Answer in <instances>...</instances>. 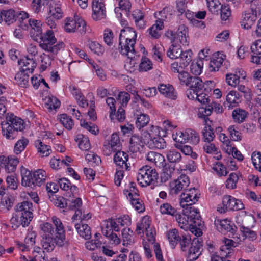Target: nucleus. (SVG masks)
Returning <instances> with one entry per match:
<instances>
[{"mask_svg":"<svg viewBox=\"0 0 261 261\" xmlns=\"http://www.w3.org/2000/svg\"><path fill=\"white\" fill-rule=\"evenodd\" d=\"M44 106L48 110L51 111L53 110H56L60 106V101L53 95L46 96L44 99Z\"/></svg>","mask_w":261,"mask_h":261,"instance_id":"473e14b6","label":"nucleus"},{"mask_svg":"<svg viewBox=\"0 0 261 261\" xmlns=\"http://www.w3.org/2000/svg\"><path fill=\"white\" fill-rule=\"evenodd\" d=\"M257 18V12L255 10L252 8L251 10L246 11L242 14L241 26L244 29H250L254 25Z\"/></svg>","mask_w":261,"mask_h":261,"instance_id":"9b49d317","label":"nucleus"},{"mask_svg":"<svg viewBox=\"0 0 261 261\" xmlns=\"http://www.w3.org/2000/svg\"><path fill=\"white\" fill-rule=\"evenodd\" d=\"M92 17L95 21L106 18L107 10L104 0H93L92 2Z\"/></svg>","mask_w":261,"mask_h":261,"instance_id":"1a4fd4ad","label":"nucleus"},{"mask_svg":"<svg viewBox=\"0 0 261 261\" xmlns=\"http://www.w3.org/2000/svg\"><path fill=\"white\" fill-rule=\"evenodd\" d=\"M199 195V191L194 188L185 190L180 195L181 206L185 207L186 205H192L198 200Z\"/></svg>","mask_w":261,"mask_h":261,"instance_id":"9d476101","label":"nucleus"},{"mask_svg":"<svg viewBox=\"0 0 261 261\" xmlns=\"http://www.w3.org/2000/svg\"><path fill=\"white\" fill-rule=\"evenodd\" d=\"M207 7L212 13L218 14L220 3L219 0H206Z\"/></svg>","mask_w":261,"mask_h":261,"instance_id":"e2e57ef3","label":"nucleus"},{"mask_svg":"<svg viewBox=\"0 0 261 261\" xmlns=\"http://www.w3.org/2000/svg\"><path fill=\"white\" fill-rule=\"evenodd\" d=\"M163 167H160L162 168V173L161 175V179L162 182H166L171 178L173 174L174 173L175 167L169 164H167L166 161L163 165Z\"/></svg>","mask_w":261,"mask_h":261,"instance_id":"393cba45","label":"nucleus"},{"mask_svg":"<svg viewBox=\"0 0 261 261\" xmlns=\"http://www.w3.org/2000/svg\"><path fill=\"white\" fill-rule=\"evenodd\" d=\"M167 237L172 248H175L181 237L179 235L178 230L176 229L170 230L167 234Z\"/></svg>","mask_w":261,"mask_h":261,"instance_id":"a19ab883","label":"nucleus"},{"mask_svg":"<svg viewBox=\"0 0 261 261\" xmlns=\"http://www.w3.org/2000/svg\"><path fill=\"white\" fill-rule=\"evenodd\" d=\"M21 185L25 187L34 188L36 186L34 181L33 173H32L29 170L23 168L21 170Z\"/></svg>","mask_w":261,"mask_h":261,"instance_id":"412c9836","label":"nucleus"},{"mask_svg":"<svg viewBox=\"0 0 261 261\" xmlns=\"http://www.w3.org/2000/svg\"><path fill=\"white\" fill-rule=\"evenodd\" d=\"M89 47L91 51L98 55H101L105 52L104 47L96 41H92L89 43Z\"/></svg>","mask_w":261,"mask_h":261,"instance_id":"bf43d9fd","label":"nucleus"},{"mask_svg":"<svg viewBox=\"0 0 261 261\" xmlns=\"http://www.w3.org/2000/svg\"><path fill=\"white\" fill-rule=\"evenodd\" d=\"M149 122V116L145 114H141L137 116L136 121V127L138 129H141L146 126Z\"/></svg>","mask_w":261,"mask_h":261,"instance_id":"3c124183","label":"nucleus"},{"mask_svg":"<svg viewBox=\"0 0 261 261\" xmlns=\"http://www.w3.org/2000/svg\"><path fill=\"white\" fill-rule=\"evenodd\" d=\"M146 160L153 163L158 167H163L166 161L164 156L160 153L154 151H150L146 155Z\"/></svg>","mask_w":261,"mask_h":261,"instance_id":"b1692460","label":"nucleus"},{"mask_svg":"<svg viewBox=\"0 0 261 261\" xmlns=\"http://www.w3.org/2000/svg\"><path fill=\"white\" fill-rule=\"evenodd\" d=\"M40 47L47 52L56 54L61 49L64 48V44L61 42L55 44L57 42L53 31L47 30L45 33L40 36Z\"/></svg>","mask_w":261,"mask_h":261,"instance_id":"20e7f679","label":"nucleus"},{"mask_svg":"<svg viewBox=\"0 0 261 261\" xmlns=\"http://www.w3.org/2000/svg\"><path fill=\"white\" fill-rule=\"evenodd\" d=\"M75 140L78 142L79 148L83 150H87L90 147V143L89 138L86 136L82 134H78Z\"/></svg>","mask_w":261,"mask_h":261,"instance_id":"58836bf2","label":"nucleus"},{"mask_svg":"<svg viewBox=\"0 0 261 261\" xmlns=\"http://www.w3.org/2000/svg\"><path fill=\"white\" fill-rule=\"evenodd\" d=\"M2 130H23L28 128L29 122H25L23 120L14 115L13 114L8 113L6 121L1 122Z\"/></svg>","mask_w":261,"mask_h":261,"instance_id":"0eeeda50","label":"nucleus"},{"mask_svg":"<svg viewBox=\"0 0 261 261\" xmlns=\"http://www.w3.org/2000/svg\"><path fill=\"white\" fill-rule=\"evenodd\" d=\"M150 225V221L148 216H146L142 218L140 222L138 223L136 231L138 234L143 233L144 230H146L147 228H149Z\"/></svg>","mask_w":261,"mask_h":261,"instance_id":"a18cd8bd","label":"nucleus"},{"mask_svg":"<svg viewBox=\"0 0 261 261\" xmlns=\"http://www.w3.org/2000/svg\"><path fill=\"white\" fill-rule=\"evenodd\" d=\"M173 140L175 142V147H180L188 142L197 144L200 140V137L197 132H173L172 134Z\"/></svg>","mask_w":261,"mask_h":261,"instance_id":"423d86ee","label":"nucleus"},{"mask_svg":"<svg viewBox=\"0 0 261 261\" xmlns=\"http://www.w3.org/2000/svg\"><path fill=\"white\" fill-rule=\"evenodd\" d=\"M14 79L17 84L21 87L26 88L29 86V77L28 73L20 71L15 75Z\"/></svg>","mask_w":261,"mask_h":261,"instance_id":"c9c22d12","label":"nucleus"},{"mask_svg":"<svg viewBox=\"0 0 261 261\" xmlns=\"http://www.w3.org/2000/svg\"><path fill=\"white\" fill-rule=\"evenodd\" d=\"M201 239L194 238L192 241V244L188 249L187 258L189 261L196 260L201 253L202 244Z\"/></svg>","mask_w":261,"mask_h":261,"instance_id":"4468645a","label":"nucleus"},{"mask_svg":"<svg viewBox=\"0 0 261 261\" xmlns=\"http://www.w3.org/2000/svg\"><path fill=\"white\" fill-rule=\"evenodd\" d=\"M182 50L179 45H171L167 51V56L171 59H176L181 56Z\"/></svg>","mask_w":261,"mask_h":261,"instance_id":"37998d69","label":"nucleus"},{"mask_svg":"<svg viewBox=\"0 0 261 261\" xmlns=\"http://www.w3.org/2000/svg\"><path fill=\"white\" fill-rule=\"evenodd\" d=\"M128 155L127 153L118 150L114 155V162L120 169L129 170L130 164L127 163Z\"/></svg>","mask_w":261,"mask_h":261,"instance_id":"a211bd4d","label":"nucleus"},{"mask_svg":"<svg viewBox=\"0 0 261 261\" xmlns=\"http://www.w3.org/2000/svg\"><path fill=\"white\" fill-rule=\"evenodd\" d=\"M189 83L188 86L189 88L186 91L187 97L190 99H195V94L196 92H200L203 88V84L202 80L198 76H192L190 79Z\"/></svg>","mask_w":261,"mask_h":261,"instance_id":"ddd939ff","label":"nucleus"},{"mask_svg":"<svg viewBox=\"0 0 261 261\" xmlns=\"http://www.w3.org/2000/svg\"><path fill=\"white\" fill-rule=\"evenodd\" d=\"M187 37V28L184 24L180 25L176 32L175 38L182 45H186L188 44Z\"/></svg>","mask_w":261,"mask_h":261,"instance_id":"7c9ffc66","label":"nucleus"},{"mask_svg":"<svg viewBox=\"0 0 261 261\" xmlns=\"http://www.w3.org/2000/svg\"><path fill=\"white\" fill-rule=\"evenodd\" d=\"M15 212L10 220L12 228L17 229L20 225L28 226L33 218V203L29 201L18 203L14 207Z\"/></svg>","mask_w":261,"mask_h":261,"instance_id":"f03ea898","label":"nucleus"},{"mask_svg":"<svg viewBox=\"0 0 261 261\" xmlns=\"http://www.w3.org/2000/svg\"><path fill=\"white\" fill-rule=\"evenodd\" d=\"M35 145L42 156H48L51 153L50 147L43 143L39 139L35 141Z\"/></svg>","mask_w":261,"mask_h":261,"instance_id":"4c0bfd02","label":"nucleus"},{"mask_svg":"<svg viewBox=\"0 0 261 261\" xmlns=\"http://www.w3.org/2000/svg\"><path fill=\"white\" fill-rule=\"evenodd\" d=\"M158 89L160 93L165 96L172 99H176L177 97L176 92L175 91L172 86H167L166 85L162 84L160 86Z\"/></svg>","mask_w":261,"mask_h":261,"instance_id":"72a5a7b5","label":"nucleus"},{"mask_svg":"<svg viewBox=\"0 0 261 261\" xmlns=\"http://www.w3.org/2000/svg\"><path fill=\"white\" fill-rule=\"evenodd\" d=\"M191 239L188 235H182L179 241L181 250L182 251L186 252L188 249L192 244Z\"/></svg>","mask_w":261,"mask_h":261,"instance_id":"6e6d98bb","label":"nucleus"},{"mask_svg":"<svg viewBox=\"0 0 261 261\" xmlns=\"http://www.w3.org/2000/svg\"><path fill=\"white\" fill-rule=\"evenodd\" d=\"M49 198L55 206L60 208L66 207L68 202H70L69 199H66L61 196L57 197L56 195H52V196L49 195Z\"/></svg>","mask_w":261,"mask_h":261,"instance_id":"c03bdc74","label":"nucleus"},{"mask_svg":"<svg viewBox=\"0 0 261 261\" xmlns=\"http://www.w3.org/2000/svg\"><path fill=\"white\" fill-rule=\"evenodd\" d=\"M132 233H133V231L129 228H125L122 230V236L124 246L130 245L132 243Z\"/></svg>","mask_w":261,"mask_h":261,"instance_id":"680f3d73","label":"nucleus"},{"mask_svg":"<svg viewBox=\"0 0 261 261\" xmlns=\"http://www.w3.org/2000/svg\"><path fill=\"white\" fill-rule=\"evenodd\" d=\"M160 212L162 214L175 216L177 211L175 207L168 203H165L160 206Z\"/></svg>","mask_w":261,"mask_h":261,"instance_id":"09e8293b","label":"nucleus"},{"mask_svg":"<svg viewBox=\"0 0 261 261\" xmlns=\"http://www.w3.org/2000/svg\"><path fill=\"white\" fill-rule=\"evenodd\" d=\"M245 77V72L242 70H239L235 73H228L226 75V81L227 83L232 86L236 87L240 82V79H244Z\"/></svg>","mask_w":261,"mask_h":261,"instance_id":"5701e85b","label":"nucleus"},{"mask_svg":"<svg viewBox=\"0 0 261 261\" xmlns=\"http://www.w3.org/2000/svg\"><path fill=\"white\" fill-rule=\"evenodd\" d=\"M29 140L28 139L22 137V139L19 140L15 144L14 151V152L18 154L21 153L27 145L28 144Z\"/></svg>","mask_w":261,"mask_h":261,"instance_id":"864d4df0","label":"nucleus"},{"mask_svg":"<svg viewBox=\"0 0 261 261\" xmlns=\"http://www.w3.org/2000/svg\"><path fill=\"white\" fill-rule=\"evenodd\" d=\"M224 249H229L228 245L223 246L220 248L219 254H213L211 257V261H223L224 256H227L229 252H224Z\"/></svg>","mask_w":261,"mask_h":261,"instance_id":"052dcab7","label":"nucleus"},{"mask_svg":"<svg viewBox=\"0 0 261 261\" xmlns=\"http://www.w3.org/2000/svg\"><path fill=\"white\" fill-rule=\"evenodd\" d=\"M192 54L193 53L190 49L184 52L182 51L181 55L179 56L180 58V65L183 67H187L192 61Z\"/></svg>","mask_w":261,"mask_h":261,"instance_id":"8fccbe9b","label":"nucleus"},{"mask_svg":"<svg viewBox=\"0 0 261 261\" xmlns=\"http://www.w3.org/2000/svg\"><path fill=\"white\" fill-rule=\"evenodd\" d=\"M239 180L238 175L235 173H231L229 178L226 181V187L227 188L233 189L236 188V184Z\"/></svg>","mask_w":261,"mask_h":261,"instance_id":"0e129e2a","label":"nucleus"},{"mask_svg":"<svg viewBox=\"0 0 261 261\" xmlns=\"http://www.w3.org/2000/svg\"><path fill=\"white\" fill-rule=\"evenodd\" d=\"M60 121L62 124L68 130L71 129L73 125V120L66 114H61L60 116Z\"/></svg>","mask_w":261,"mask_h":261,"instance_id":"5fc2aeb1","label":"nucleus"},{"mask_svg":"<svg viewBox=\"0 0 261 261\" xmlns=\"http://www.w3.org/2000/svg\"><path fill=\"white\" fill-rule=\"evenodd\" d=\"M190 183L189 177L185 174H182L176 180L170 184V194L171 195L178 194L180 192L186 190Z\"/></svg>","mask_w":261,"mask_h":261,"instance_id":"f8f14e48","label":"nucleus"},{"mask_svg":"<svg viewBox=\"0 0 261 261\" xmlns=\"http://www.w3.org/2000/svg\"><path fill=\"white\" fill-rule=\"evenodd\" d=\"M240 98L241 95L237 91H230L226 96L227 103H224V106H227L229 109L237 106L241 101Z\"/></svg>","mask_w":261,"mask_h":261,"instance_id":"4be33fe9","label":"nucleus"},{"mask_svg":"<svg viewBox=\"0 0 261 261\" xmlns=\"http://www.w3.org/2000/svg\"><path fill=\"white\" fill-rule=\"evenodd\" d=\"M195 95L194 99L202 105H206L211 102L209 95L201 91L200 92H196Z\"/></svg>","mask_w":261,"mask_h":261,"instance_id":"69168bd1","label":"nucleus"},{"mask_svg":"<svg viewBox=\"0 0 261 261\" xmlns=\"http://www.w3.org/2000/svg\"><path fill=\"white\" fill-rule=\"evenodd\" d=\"M19 65L21 67V71L27 73H32L36 66V64L33 58H29L25 57L18 61Z\"/></svg>","mask_w":261,"mask_h":261,"instance_id":"aec40b11","label":"nucleus"},{"mask_svg":"<svg viewBox=\"0 0 261 261\" xmlns=\"http://www.w3.org/2000/svg\"><path fill=\"white\" fill-rule=\"evenodd\" d=\"M144 146L141 136L137 134L133 135L129 139V150L131 152H137L140 147Z\"/></svg>","mask_w":261,"mask_h":261,"instance_id":"c85d7f7f","label":"nucleus"},{"mask_svg":"<svg viewBox=\"0 0 261 261\" xmlns=\"http://www.w3.org/2000/svg\"><path fill=\"white\" fill-rule=\"evenodd\" d=\"M40 228L43 232L41 244L43 249L47 252L52 251L55 246H58L57 236L50 223H44L40 225Z\"/></svg>","mask_w":261,"mask_h":261,"instance_id":"7ed1b4c3","label":"nucleus"},{"mask_svg":"<svg viewBox=\"0 0 261 261\" xmlns=\"http://www.w3.org/2000/svg\"><path fill=\"white\" fill-rule=\"evenodd\" d=\"M4 164L6 171L8 173L13 172L16 169L19 163L18 158L15 156H9L7 158L3 157Z\"/></svg>","mask_w":261,"mask_h":261,"instance_id":"a878e982","label":"nucleus"},{"mask_svg":"<svg viewBox=\"0 0 261 261\" xmlns=\"http://www.w3.org/2000/svg\"><path fill=\"white\" fill-rule=\"evenodd\" d=\"M248 113L241 109H237L232 111V116L234 121L242 122L247 117Z\"/></svg>","mask_w":261,"mask_h":261,"instance_id":"de8ad7c7","label":"nucleus"},{"mask_svg":"<svg viewBox=\"0 0 261 261\" xmlns=\"http://www.w3.org/2000/svg\"><path fill=\"white\" fill-rule=\"evenodd\" d=\"M155 17L158 18L156 20L164 21H169L172 16V10L169 7H165L162 10L159 11L158 14L155 13Z\"/></svg>","mask_w":261,"mask_h":261,"instance_id":"ea45409f","label":"nucleus"},{"mask_svg":"<svg viewBox=\"0 0 261 261\" xmlns=\"http://www.w3.org/2000/svg\"><path fill=\"white\" fill-rule=\"evenodd\" d=\"M46 5H48L49 14H51L57 19H60L63 16L61 5L57 0H47Z\"/></svg>","mask_w":261,"mask_h":261,"instance_id":"6ab92c4d","label":"nucleus"},{"mask_svg":"<svg viewBox=\"0 0 261 261\" xmlns=\"http://www.w3.org/2000/svg\"><path fill=\"white\" fill-rule=\"evenodd\" d=\"M222 203L224 211H239L244 208V204L241 200L230 196L226 195L223 198Z\"/></svg>","mask_w":261,"mask_h":261,"instance_id":"f3484780","label":"nucleus"},{"mask_svg":"<svg viewBox=\"0 0 261 261\" xmlns=\"http://www.w3.org/2000/svg\"><path fill=\"white\" fill-rule=\"evenodd\" d=\"M214 224L217 229L221 232L225 231L231 232L233 230L230 222L227 219H216L214 221Z\"/></svg>","mask_w":261,"mask_h":261,"instance_id":"c756f323","label":"nucleus"},{"mask_svg":"<svg viewBox=\"0 0 261 261\" xmlns=\"http://www.w3.org/2000/svg\"><path fill=\"white\" fill-rule=\"evenodd\" d=\"M174 217L178 223L179 226L181 228L184 230H187L190 227V222L187 216L185 215L184 212H183L182 214L177 213V214L175 215Z\"/></svg>","mask_w":261,"mask_h":261,"instance_id":"79ce46f5","label":"nucleus"},{"mask_svg":"<svg viewBox=\"0 0 261 261\" xmlns=\"http://www.w3.org/2000/svg\"><path fill=\"white\" fill-rule=\"evenodd\" d=\"M33 174L36 186L39 187L45 182L47 177L46 172L41 169L34 171Z\"/></svg>","mask_w":261,"mask_h":261,"instance_id":"49530a36","label":"nucleus"},{"mask_svg":"<svg viewBox=\"0 0 261 261\" xmlns=\"http://www.w3.org/2000/svg\"><path fill=\"white\" fill-rule=\"evenodd\" d=\"M64 29L67 32H79L84 33L86 31V24L85 21L78 16L74 18H67L65 20Z\"/></svg>","mask_w":261,"mask_h":261,"instance_id":"6e6552de","label":"nucleus"},{"mask_svg":"<svg viewBox=\"0 0 261 261\" xmlns=\"http://www.w3.org/2000/svg\"><path fill=\"white\" fill-rule=\"evenodd\" d=\"M3 19L8 24L13 23L16 20L15 11L13 10L4 11L2 13Z\"/></svg>","mask_w":261,"mask_h":261,"instance_id":"603ef678","label":"nucleus"},{"mask_svg":"<svg viewBox=\"0 0 261 261\" xmlns=\"http://www.w3.org/2000/svg\"><path fill=\"white\" fill-rule=\"evenodd\" d=\"M52 221L55 226L56 227L55 231L56 233L57 236H58V237H57L58 238L57 239L58 241H57L58 246L62 247L64 246H67L68 245V242L65 239L64 227L61 220L57 217L54 216L52 217Z\"/></svg>","mask_w":261,"mask_h":261,"instance_id":"dca6fc26","label":"nucleus"},{"mask_svg":"<svg viewBox=\"0 0 261 261\" xmlns=\"http://www.w3.org/2000/svg\"><path fill=\"white\" fill-rule=\"evenodd\" d=\"M137 35L133 28L126 27L121 30L119 36L118 50L121 54L131 60H135L138 58L135 49Z\"/></svg>","mask_w":261,"mask_h":261,"instance_id":"f257e3e1","label":"nucleus"},{"mask_svg":"<svg viewBox=\"0 0 261 261\" xmlns=\"http://www.w3.org/2000/svg\"><path fill=\"white\" fill-rule=\"evenodd\" d=\"M223 62V59L221 57L213 58L209 64V69L211 71H216L219 70Z\"/></svg>","mask_w":261,"mask_h":261,"instance_id":"4d7b16f0","label":"nucleus"},{"mask_svg":"<svg viewBox=\"0 0 261 261\" xmlns=\"http://www.w3.org/2000/svg\"><path fill=\"white\" fill-rule=\"evenodd\" d=\"M183 212L187 216L190 224H194V226H202L204 222L202 221L199 212L197 208L192 205H186L183 207Z\"/></svg>","mask_w":261,"mask_h":261,"instance_id":"2eb2a0df","label":"nucleus"},{"mask_svg":"<svg viewBox=\"0 0 261 261\" xmlns=\"http://www.w3.org/2000/svg\"><path fill=\"white\" fill-rule=\"evenodd\" d=\"M118 100L119 101L120 103L123 107H126L128 101L130 99V95L126 92H120L118 95L117 97Z\"/></svg>","mask_w":261,"mask_h":261,"instance_id":"338daca9","label":"nucleus"},{"mask_svg":"<svg viewBox=\"0 0 261 261\" xmlns=\"http://www.w3.org/2000/svg\"><path fill=\"white\" fill-rule=\"evenodd\" d=\"M158 174L155 169L149 166L141 168L138 172L137 181L142 187L154 185L156 182Z\"/></svg>","mask_w":261,"mask_h":261,"instance_id":"39448f33","label":"nucleus"},{"mask_svg":"<svg viewBox=\"0 0 261 261\" xmlns=\"http://www.w3.org/2000/svg\"><path fill=\"white\" fill-rule=\"evenodd\" d=\"M251 52L253 56H261V39L257 40L254 42L251 46Z\"/></svg>","mask_w":261,"mask_h":261,"instance_id":"774afa93","label":"nucleus"},{"mask_svg":"<svg viewBox=\"0 0 261 261\" xmlns=\"http://www.w3.org/2000/svg\"><path fill=\"white\" fill-rule=\"evenodd\" d=\"M240 231L246 239H248L249 240L253 241L255 240L257 236L255 232L251 230L249 228L246 227L244 226H241L240 227Z\"/></svg>","mask_w":261,"mask_h":261,"instance_id":"13d9d810","label":"nucleus"},{"mask_svg":"<svg viewBox=\"0 0 261 261\" xmlns=\"http://www.w3.org/2000/svg\"><path fill=\"white\" fill-rule=\"evenodd\" d=\"M164 23L163 22L156 20L155 23L147 31L151 38L158 39L161 36V31L164 29Z\"/></svg>","mask_w":261,"mask_h":261,"instance_id":"bb28decb","label":"nucleus"},{"mask_svg":"<svg viewBox=\"0 0 261 261\" xmlns=\"http://www.w3.org/2000/svg\"><path fill=\"white\" fill-rule=\"evenodd\" d=\"M163 135H155L151 140V144L154 147L158 149H164L166 147V143L164 138L167 136V132H162Z\"/></svg>","mask_w":261,"mask_h":261,"instance_id":"f704fd0d","label":"nucleus"},{"mask_svg":"<svg viewBox=\"0 0 261 261\" xmlns=\"http://www.w3.org/2000/svg\"><path fill=\"white\" fill-rule=\"evenodd\" d=\"M60 188L66 191L70 190L72 194L77 192L78 188L75 185H72L70 181L66 178H60L58 180Z\"/></svg>","mask_w":261,"mask_h":261,"instance_id":"e433bc0d","label":"nucleus"},{"mask_svg":"<svg viewBox=\"0 0 261 261\" xmlns=\"http://www.w3.org/2000/svg\"><path fill=\"white\" fill-rule=\"evenodd\" d=\"M166 154L167 160L171 163H179L182 160L180 152L175 148L167 150Z\"/></svg>","mask_w":261,"mask_h":261,"instance_id":"2f4dec72","label":"nucleus"},{"mask_svg":"<svg viewBox=\"0 0 261 261\" xmlns=\"http://www.w3.org/2000/svg\"><path fill=\"white\" fill-rule=\"evenodd\" d=\"M74 226L79 234L81 237L84 238L85 240H88L91 238V228L87 224L80 223L74 224Z\"/></svg>","mask_w":261,"mask_h":261,"instance_id":"cd10ccee","label":"nucleus"}]
</instances>
